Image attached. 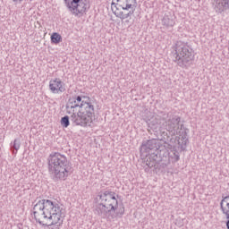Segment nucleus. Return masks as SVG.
Here are the masks:
<instances>
[{"instance_id":"15","label":"nucleus","mask_w":229,"mask_h":229,"mask_svg":"<svg viewBox=\"0 0 229 229\" xmlns=\"http://www.w3.org/2000/svg\"><path fill=\"white\" fill-rule=\"evenodd\" d=\"M20 148H21V141L18 139L13 140V141L11 142V149L13 150V153L17 154Z\"/></svg>"},{"instance_id":"16","label":"nucleus","mask_w":229,"mask_h":229,"mask_svg":"<svg viewBox=\"0 0 229 229\" xmlns=\"http://www.w3.org/2000/svg\"><path fill=\"white\" fill-rule=\"evenodd\" d=\"M60 42H62V36L57 32H54L51 35V43L57 45L60 44Z\"/></svg>"},{"instance_id":"17","label":"nucleus","mask_w":229,"mask_h":229,"mask_svg":"<svg viewBox=\"0 0 229 229\" xmlns=\"http://www.w3.org/2000/svg\"><path fill=\"white\" fill-rule=\"evenodd\" d=\"M69 119H71V117H69L68 115H65L63 118H61V126H63L64 128H68Z\"/></svg>"},{"instance_id":"19","label":"nucleus","mask_w":229,"mask_h":229,"mask_svg":"<svg viewBox=\"0 0 229 229\" xmlns=\"http://www.w3.org/2000/svg\"><path fill=\"white\" fill-rule=\"evenodd\" d=\"M172 159H174V162H178L180 160V154L178 151L174 150L173 151V155L171 156Z\"/></svg>"},{"instance_id":"5","label":"nucleus","mask_w":229,"mask_h":229,"mask_svg":"<svg viewBox=\"0 0 229 229\" xmlns=\"http://www.w3.org/2000/svg\"><path fill=\"white\" fill-rule=\"evenodd\" d=\"M163 127L168 131L170 136H177V144L180 149L184 151L187 148L188 138H187V129L183 124H180L179 115H175L171 112L166 113L165 117H163Z\"/></svg>"},{"instance_id":"21","label":"nucleus","mask_w":229,"mask_h":229,"mask_svg":"<svg viewBox=\"0 0 229 229\" xmlns=\"http://www.w3.org/2000/svg\"><path fill=\"white\" fill-rule=\"evenodd\" d=\"M123 213H124V208H122V209H120V210H119V212H116V216H118V215L123 216Z\"/></svg>"},{"instance_id":"13","label":"nucleus","mask_w":229,"mask_h":229,"mask_svg":"<svg viewBox=\"0 0 229 229\" xmlns=\"http://www.w3.org/2000/svg\"><path fill=\"white\" fill-rule=\"evenodd\" d=\"M220 208L222 214L226 216V219H229V196L222 199Z\"/></svg>"},{"instance_id":"3","label":"nucleus","mask_w":229,"mask_h":229,"mask_svg":"<svg viewBox=\"0 0 229 229\" xmlns=\"http://www.w3.org/2000/svg\"><path fill=\"white\" fill-rule=\"evenodd\" d=\"M48 174L54 182H65L72 174V165L65 155L52 152L48 157Z\"/></svg>"},{"instance_id":"14","label":"nucleus","mask_w":229,"mask_h":229,"mask_svg":"<svg viewBox=\"0 0 229 229\" xmlns=\"http://www.w3.org/2000/svg\"><path fill=\"white\" fill-rule=\"evenodd\" d=\"M157 165V161L154 159L151 160V158L147 159L146 161V167H144V172L148 173L150 172L151 168H154Z\"/></svg>"},{"instance_id":"20","label":"nucleus","mask_w":229,"mask_h":229,"mask_svg":"<svg viewBox=\"0 0 229 229\" xmlns=\"http://www.w3.org/2000/svg\"><path fill=\"white\" fill-rule=\"evenodd\" d=\"M11 2H13L15 4H21L23 2V0H11Z\"/></svg>"},{"instance_id":"11","label":"nucleus","mask_w":229,"mask_h":229,"mask_svg":"<svg viewBox=\"0 0 229 229\" xmlns=\"http://www.w3.org/2000/svg\"><path fill=\"white\" fill-rule=\"evenodd\" d=\"M212 7L216 13H223L229 10V0H213Z\"/></svg>"},{"instance_id":"10","label":"nucleus","mask_w":229,"mask_h":229,"mask_svg":"<svg viewBox=\"0 0 229 229\" xmlns=\"http://www.w3.org/2000/svg\"><path fill=\"white\" fill-rule=\"evenodd\" d=\"M159 149V140L157 139L148 140L146 143H142L140 147V153L150 154L151 151H157Z\"/></svg>"},{"instance_id":"4","label":"nucleus","mask_w":229,"mask_h":229,"mask_svg":"<svg viewBox=\"0 0 229 229\" xmlns=\"http://www.w3.org/2000/svg\"><path fill=\"white\" fill-rule=\"evenodd\" d=\"M99 203L94 208V214L107 221H114L115 211L118 208V200L115 199V192L105 191L98 194Z\"/></svg>"},{"instance_id":"9","label":"nucleus","mask_w":229,"mask_h":229,"mask_svg":"<svg viewBox=\"0 0 229 229\" xmlns=\"http://www.w3.org/2000/svg\"><path fill=\"white\" fill-rule=\"evenodd\" d=\"M49 90L55 95L65 92V84L59 78L49 81Z\"/></svg>"},{"instance_id":"12","label":"nucleus","mask_w":229,"mask_h":229,"mask_svg":"<svg viewBox=\"0 0 229 229\" xmlns=\"http://www.w3.org/2000/svg\"><path fill=\"white\" fill-rule=\"evenodd\" d=\"M162 25L165 29H171L175 25V20L172 14H165L162 19Z\"/></svg>"},{"instance_id":"7","label":"nucleus","mask_w":229,"mask_h":229,"mask_svg":"<svg viewBox=\"0 0 229 229\" xmlns=\"http://www.w3.org/2000/svg\"><path fill=\"white\" fill-rule=\"evenodd\" d=\"M136 4L137 0H113L111 2V11L116 18L124 21L134 14Z\"/></svg>"},{"instance_id":"18","label":"nucleus","mask_w":229,"mask_h":229,"mask_svg":"<svg viewBox=\"0 0 229 229\" xmlns=\"http://www.w3.org/2000/svg\"><path fill=\"white\" fill-rule=\"evenodd\" d=\"M157 125V120L155 117H152L151 120H149L148 126L151 129H156Z\"/></svg>"},{"instance_id":"1","label":"nucleus","mask_w":229,"mask_h":229,"mask_svg":"<svg viewBox=\"0 0 229 229\" xmlns=\"http://www.w3.org/2000/svg\"><path fill=\"white\" fill-rule=\"evenodd\" d=\"M33 218L42 226L60 229L64 220V208L55 200L43 199L36 202L32 209Z\"/></svg>"},{"instance_id":"2","label":"nucleus","mask_w":229,"mask_h":229,"mask_svg":"<svg viewBox=\"0 0 229 229\" xmlns=\"http://www.w3.org/2000/svg\"><path fill=\"white\" fill-rule=\"evenodd\" d=\"M66 113L76 126H91L95 121V106L89 97L73 96L66 103Z\"/></svg>"},{"instance_id":"6","label":"nucleus","mask_w":229,"mask_h":229,"mask_svg":"<svg viewBox=\"0 0 229 229\" xmlns=\"http://www.w3.org/2000/svg\"><path fill=\"white\" fill-rule=\"evenodd\" d=\"M172 62L182 69H188L192 65L195 53L187 42L182 40L174 43V51L171 52Z\"/></svg>"},{"instance_id":"22","label":"nucleus","mask_w":229,"mask_h":229,"mask_svg":"<svg viewBox=\"0 0 229 229\" xmlns=\"http://www.w3.org/2000/svg\"><path fill=\"white\" fill-rule=\"evenodd\" d=\"M226 228L229 229V220L226 221Z\"/></svg>"},{"instance_id":"8","label":"nucleus","mask_w":229,"mask_h":229,"mask_svg":"<svg viewBox=\"0 0 229 229\" xmlns=\"http://www.w3.org/2000/svg\"><path fill=\"white\" fill-rule=\"evenodd\" d=\"M66 8L72 14L77 16L83 14L89 9V0H64Z\"/></svg>"}]
</instances>
